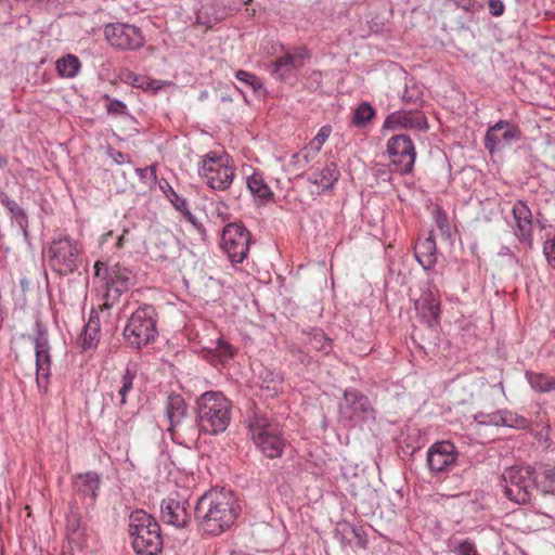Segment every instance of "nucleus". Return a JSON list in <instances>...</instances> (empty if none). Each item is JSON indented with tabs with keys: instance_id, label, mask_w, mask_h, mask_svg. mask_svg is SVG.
Masks as SVG:
<instances>
[{
	"instance_id": "obj_32",
	"label": "nucleus",
	"mask_w": 555,
	"mask_h": 555,
	"mask_svg": "<svg viewBox=\"0 0 555 555\" xmlns=\"http://www.w3.org/2000/svg\"><path fill=\"white\" fill-rule=\"evenodd\" d=\"M0 203L8 208L12 217L16 220L24 234L27 235L28 218L25 210L11 199L5 192H0Z\"/></svg>"
},
{
	"instance_id": "obj_38",
	"label": "nucleus",
	"mask_w": 555,
	"mask_h": 555,
	"mask_svg": "<svg viewBox=\"0 0 555 555\" xmlns=\"http://www.w3.org/2000/svg\"><path fill=\"white\" fill-rule=\"evenodd\" d=\"M375 116V111L367 102L361 103L354 111L352 116V124L357 127H362Z\"/></svg>"
},
{
	"instance_id": "obj_47",
	"label": "nucleus",
	"mask_w": 555,
	"mask_h": 555,
	"mask_svg": "<svg viewBox=\"0 0 555 555\" xmlns=\"http://www.w3.org/2000/svg\"><path fill=\"white\" fill-rule=\"evenodd\" d=\"M460 555H478L475 544L470 541H464L459 545Z\"/></svg>"
},
{
	"instance_id": "obj_36",
	"label": "nucleus",
	"mask_w": 555,
	"mask_h": 555,
	"mask_svg": "<svg viewBox=\"0 0 555 555\" xmlns=\"http://www.w3.org/2000/svg\"><path fill=\"white\" fill-rule=\"evenodd\" d=\"M309 344L318 351H321L324 354H328L333 347L332 340L328 338L322 330L314 328L312 332L308 333Z\"/></svg>"
},
{
	"instance_id": "obj_11",
	"label": "nucleus",
	"mask_w": 555,
	"mask_h": 555,
	"mask_svg": "<svg viewBox=\"0 0 555 555\" xmlns=\"http://www.w3.org/2000/svg\"><path fill=\"white\" fill-rule=\"evenodd\" d=\"M104 280L106 281V292L104 295L103 307L108 309L113 307L120 296L128 292L135 283V274L119 263L105 269Z\"/></svg>"
},
{
	"instance_id": "obj_23",
	"label": "nucleus",
	"mask_w": 555,
	"mask_h": 555,
	"mask_svg": "<svg viewBox=\"0 0 555 555\" xmlns=\"http://www.w3.org/2000/svg\"><path fill=\"white\" fill-rule=\"evenodd\" d=\"M66 538L69 543L81 548L86 543V526L81 520L80 507L76 504H69V513L66 516L65 525Z\"/></svg>"
},
{
	"instance_id": "obj_42",
	"label": "nucleus",
	"mask_w": 555,
	"mask_h": 555,
	"mask_svg": "<svg viewBox=\"0 0 555 555\" xmlns=\"http://www.w3.org/2000/svg\"><path fill=\"white\" fill-rule=\"evenodd\" d=\"M104 99L107 102L106 111L108 114L125 115L127 113V106L124 102L113 99L107 94L104 95Z\"/></svg>"
},
{
	"instance_id": "obj_58",
	"label": "nucleus",
	"mask_w": 555,
	"mask_h": 555,
	"mask_svg": "<svg viewBox=\"0 0 555 555\" xmlns=\"http://www.w3.org/2000/svg\"><path fill=\"white\" fill-rule=\"evenodd\" d=\"M7 164V160L4 158L0 157V166H4Z\"/></svg>"
},
{
	"instance_id": "obj_53",
	"label": "nucleus",
	"mask_w": 555,
	"mask_h": 555,
	"mask_svg": "<svg viewBox=\"0 0 555 555\" xmlns=\"http://www.w3.org/2000/svg\"><path fill=\"white\" fill-rule=\"evenodd\" d=\"M299 360L302 362V363H309L310 362V357L307 354V353H304L301 351H299Z\"/></svg>"
},
{
	"instance_id": "obj_15",
	"label": "nucleus",
	"mask_w": 555,
	"mask_h": 555,
	"mask_svg": "<svg viewBox=\"0 0 555 555\" xmlns=\"http://www.w3.org/2000/svg\"><path fill=\"white\" fill-rule=\"evenodd\" d=\"M100 475L94 472L78 474L73 479V498L69 504L89 509L93 507L100 489Z\"/></svg>"
},
{
	"instance_id": "obj_29",
	"label": "nucleus",
	"mask_w": 555,
	"mask_h": 555,
	"mask_svg": "<svg viewBox=\"0 0 555 555\" xmlns=\"http://www.w3.org/2000/svg\"><path fill=\"white\" fill-rule=\"evenodd\" d=\"M331 133H332V127L330 125L322 126L320 128V130L318 131L317 135L309 142V144L305 149H302L300 152L293 155V159L296 160L300 156H302L305 162L309 163L310 158H309L308 151L312 150L314 152V154H318L321 151L322 145L325 143V141L331 135Z\"/></svg>"
},
{
	"instance_id": "obj_7",
	"label": "nucleus",
	"mask_w": 555,
	"mask_h": 555,
	"mask_svg": "<svg viewBox=\"0 0 555 555\" xmlns=\"http://www.w3.org/2000/svg\"><path fill=\"white\" fill-rule=\"evenodd\" d=\"M51 269L59 275L72 274L78 268L79 248L67 235L54 238L47 251Z\"/></svg>"
},
{
	"instance_id": "obj_28",
	"label": "nucleus",
	"mask_w": 555,
	"mask_h": 555,
	"mask_svg": "<svg viewBox=\"0 0 555 555\" xmlns=\"http://www.w3.org/2000/svg\"><path fill=\"white\" fill-rule=\"evenodd\" d=\"M436 242L431 236L418 242L415 246V258L425 270H429L436 263Z\"/></svg>"
},
{
	"instance_id": "obj_13",
	"label": "nucleus",
	"mask_w": 555,
	"mask_h": 555,
	"mask_svg": "<svg viewBox=\"0 0 555 555\" xmlns=\"http://www.w3.org/2000/svg\"><path fill=\"white\" fill-rule=\"evenodd\" d=\"M340 413L352 425H360L369 421H375V410L370 399L357 389H347L340 403Z\"/></svg>"
},
{
	"instance_id": "obj_49",
	"label": "nucleus",
	"mask_w": 555,
	"mask_h": 555,
	"mask_svg": "<svg viewBox=\"0 0 555 555\" xmlns=\"http://www.w3.org/2000/svg\"><path fill=\"white\" fill-rule=\"evenodd\" d=\"M489 11L493 16H500L504 12V4L501 0H489Z\"/></svg>"
},
{
	"instance_id": "obj_50",
	"label": "nucleus",
	"mask_w": 555,
	"mask_h": 555,
	"mask_svg": "<svg viewBox=\"0 0 555 555\" xmlns=\"http://www.w3.org/2000/svg\"><path fill=\"white\" fill-rule=\"evenodd\" d=\"M94 276L95 278H101L104 280V275H105V269H109V267H107V264L105 262H102L100 260H98L95 263H94Z\"/></svg>"
},
{
	"instance_id": "obj_9",
	"label": "nucleus",
	"mask_w": 555,
	"mask_h": 555,
	"mask_svg": "<svg viewBox=\"0 0 555 555\" xmlns=\"http://www.w3.org/2000/svg\"><path fill=\"white\" fill-rule=\"evenodd\" d=\"M36 356V383L40 392H47L51 375V347L49 344L48 331L36 322V333L31 338Z\"/></svg>"
},
{
	"instance_id": "obj_2",
	"label": "nucleus",
	"mask_w": 555,
	"mask_h": 555,
	"mask_svg": "<svg viewBox=\"0 0 555 555\" xmlns=\"http://www.w3.org/2000/svg\"><path fill=\"white\" fill-rule=\"evenodd\" d=\"M232 403L221 391H206L196 399V425L199 433L219 435L229 427Z\"/></svg>"
},
{
	"instance_id": "obj_54",
	"label": "nucleus",
	"mask_w": 555,
	"mask_h": 555,
	"mask_svg": "<svg viewBox=\"0 0 555 555\" xmlns=\"http://www.w3.org/2000/svg\"><path fill=\"white\" fill-rule=\"evenodd\" d=\"M127 232H128V231H124V233L118 237V240H117V244H116V245H117V247H119V248H120V247H122V245H124V237H125V234H126Z\"/></svg>"
},
{
	"instance_id": "obj_14",
	"label": "nucleus",
	"mask_w": 555,
	"mask_h": 555,
	"mask_svg": "<svg viewBox=\"0 0 555 555\" xmlns=\"http://www.w3.org/2000/svg\"><path fill=\"white\" fill-rule=\"evenodd\" d=\"M104 35L111 47L121 51L137 50L144 44V36L141 29L130 24H107L104 28Z\"/></svg>"
},
{
	"instance_id": "obj_48",
	"label": "nucleus",
	"mask_w": 555,
	"mask_h": 555,
	"mask_svg": "<svg viewBox=\"0 0 555 555\" xmlns=\"http://www.w3.org/2000/svg\"><path fill=\"white\" fill-rule=\"evenodd\" d=\"M402 101L406 104H414L416 106L422 103V99L418 96L417 92L410 93L408 88L404 90Z\"/></svg>"
},
{
	"instance_id": "obj_10",
	"label": "nucleus",
	"mask_w": 555,
	"mask_h": 555,
	"mask_svg": "<svg viewBox=\"0 0 555 555\" xmlns=\"http://www.w3.org/2000/svg\"><path fill=\"white\" fill-rule=\"evenodd\" d=\"M250 232L240 223H229L221 236V246L232 263H242L249 251Z\"/></svg>"
},
{
	"instance_id": "obj_35",
	"label": "nucleus",
	"mask_w": 555,
	"mask_h": 555,
	"mask_svg": "<svg viewBox=\"0 0 555 555\" xmlns=\"http://www.w3.org/2000/svg\"><path fill=\"white\" fill-rule=\"evenodd\" d=\"M530 386L539 392L555 390V377L543 373H527Z\"/></svg>"
},
{
	"instance_id": "obj_21",
	"label": "nucleus",
	"mask_w": 555,
	"mask_h": 555,
	"mask_svg": "<svg viewBox=\"0 0 555 555\" xmlns=\"http://www.w3.org/2000/svg\"><path fill=\"white\" fill-rule=\"evenodd\" d=\"M514 225L513 231L517 240L528 247H532V212L524 201H516L513 205Z\"/></svg>"
},
{
	"instance_id": "obj_52",
	"label": "nucleus",
	"mask_w": 555,
	"mask_h": 555,
	"mask_svg": "<svg viewBox=\"0 0 555 555\" xmlns=\"http://www.w3.org/2000/svg\"><path fill=\"white\" fill-rule=\"evenodd\" d=\"M542 515L547 519L546 525H555V511L542 513Z\"/></svg>"
},
{
	"instance_id": "obj_24",
	"label": "nucleus",
	"mask_w": 555,
	"mask_h": 555,
	"mask_svg": "<svg viewBox=\"0 0 555 555\" xmlns=\"http://www.w3.org/2000/svg\"><path fill=\"white\" fill-rule=\"evenodd\" d=\"M339 176L340 172L337 164L335 162H327L323 168L311 172L308 180L315 184L321 192H324L334 186Z\"/></svg>"
},
{
	"instance_id": "obj_6",
	"label": "nucleus",
	"mask_w": 555,
	"mask_h": 555,
	"mask_svg": "<svg viewBox=\"0 0 555 555\" xmlns=\"http://www.w3.org/2000/svg\"><path fill=\"white\" fill-rule=\"evenodd\" d=\"M504 495L516 504H528L535 488V469L531 466H511L501 475Z\"/></svg>"
},
{
	"instance_id": "obj_17",
	"label": "nucleus",
	"mask_w": 555,
	"mask_h": 555,
	"mask_svg": "<svg viewBox=\"0 0 555 555\" xmlns=\"http://www.w3.org/2000/svg\"><path fill=\"white\" fill-rule=\"evenodd\" d=\"M188 501L179 493L169 494L162 501V519L168 525L184 528L189 524Z\"/></svg>"
},
{
	"instance_id": "obj_45",
	"label": "nucleus",
	"mask_w": 555,
	"mask_h": 555,
	"mask_svg": "<svg viewBox=\"0 0 555 555\" xmlns=\"http://www.w3.org/2000/svg\"><path fill=\"white\" fill-rule=\"evenodd\" d=\"M282 385V377L280 375H274L269 382L266 379L263 380V384L261 385L262 389H267L273 395L278 393L280 387Z\"/></svg>"
},
{
	"instance_id": "obj_26",
	"label": "nucleus",
	"mask_w": 555,
	"mask_h": 555,
	"mask_svg": "<svg viewBox=\"0 0 555 555\" xmlns=\"http://www.w3.org/2000/svg\"><path fill=\"white\" fill-rule=\"evenodd\" d=\"M159 189L163 191L167 199L172 204L176 210L180 211L182 216L191 223L196 225V218L189 209L188 201L172 189L169 182L163 179L159 182Z\"/></svg>"
},
{
	"instance_id": "obj_37",
	"label": "nucleus",
	"mask_w": 555,
	"mask_h": 555,
	"mask_svg": "<svg viewBox=\"0 0 555 555\" xmlns=\"http://www.w3.org/2000/svg\"><path fill=\"white\" fill-rule=\"evenodd\" d=\"M502 420L501 426L516 428V429H526L529 427L530 422L517 413H514L509 410H501Z\"/></svg>"
},
{
	"instance_id": "obj_3",
	"label": "nucleus",
	"mask_w": 555,
	"mask_h": 555,
	"mask_svg": "<svg viewBox=\"0 0 555 555\" xmlns=\"http://www.w3.org/2000/svg\"><path fill=\"white\" fill-rule=\"evenodd\" d=\"M248 431L262 455L271 460L282 456L287 441L278 421L263 413L254 412L248 420Z\"/></svg>"
},
{
	"instance_id": "obj_1",
	"label": "nucleus",
	"mask_w": 555,
	"mask_h": 555,
	"mask_svg": "<svg viewBox=\"0 0 555 555\" xmlns=\"http://www.w3.org/2000/svg\"><path fill=\"white\" fill-rule=\"evenodd\" d=\"M238 516V504L234 493L225 489H211L202 495L195 507L199 528L212 535L229 529Z\"/></svg>"
},
{
	"instance_id": "obj_22",
	"label": "nucleus",
	"mask_w": 555,
	"mask_h": 555,
	"mask_svg": "<svg viewBox=\"0 0 555 555\" xmlns=\"http://www.w3.org/2000/svg\"><path fill=\"white\" fill-rule=\"evenodd\" d=\"M309 59V50L306 47H297L273 62L272 74H279L281 78H284L292 70L304 66Z\"/></svg>"
},
{
	"instance_id": "obj_12",
	"label": "nucleus",
	"mask_w": 555,
	"mask_h": 555,
	"mask_svg": "<svg viewBox=\"0 0 555 555\" xmlns=\"http://www.w3.org/2000/svg\"><path fill=\"white\" fill-rule=\"evenodd\" d=\"M387 153L396 172L411 173L416 158L413 141L406 134L391 137L387 142Z\"/></svg>"
},
{
	"instance_id": "obj_20",
	"label": "nucleus",
	"mask_w": 555,
	"mask_h": 555,
	"mask_svg": "<svg viewBox=\"0 0 555 555\" xmlns=\"http://www.w3.org/2000/svg\"><path fill=\"white\" fill-rule=\"evenodd\" d=\"M521 138V131L518 127L511 125L506 120H500L490 127L485 137V146L490 153L494 150L509 145L513 141Z\"/></svg>"
},
{
	"instance_id": "obj_31",
	"label": "nucleus",
	"mask_w": 555,
	"mask_h": 555,
	"mask_svg": "<svg viewBox=\"0 0 555 555\" xmlns=\"http://www.w3.org/2000/svg\"><path fill=\"white\" fill-rule=\"evenodd\" d=\"M137 377V370L134 366L127 365L125 372L118 380L117 396L118 405L122 406L127 403V396L133 389V382Z\"/></svg>"
},
{
	"instance_id": "obj_55",
	"label": "nucleus",
	"mask_w": 555,
	"mask_h": 555,
	"mask_svg": "<svg viewBox=\"0 0 555 555\" xmlns=\"http://www.w3.org/2000/svg\"><path fill=\"white\" fill-rule=\"evenodd\" d=\"M126 425H127V423H126L125 421H120V422H117V423H116V427H117L118 429H122V426H126Z\"/></svg>"
},
{
	"instance_id": "obj_19",
	"label": "nucleus",
	"mask_w": 555,
	"mask_h": 555,
	"mask_svg": "<svg viewBox=\"0 0 555 555\" xmlns=\"http://www.w3.org/2000/svg\"><path fill=\"white\" fill-rule=\"evenodd\" d=\"M415 310L418 317L429 326L436 327L440 320V298L436 287L431 284L415 300Z\"/></svg>"
},
{
	"instance_id": "obj_30",
	"label": "nucleus",
	"mask_w": 555,
	"mask_h": 555,
	"mask_svg": "<svg viewBox=\"0 0 555 555\" xmlns=\"http://www.w3.org/2000/svg\"><path fill=\"white\" fill-rule=\"evenodd\" d=\"M247 188L254 196L262 201H270L273 197V192L263 179L262 173L255 171L247 178Z\"/></svg>"
},
{
	"instance_id": "obj_43",
	"label": "nucleus",
	"mask_w": 555,
	"mask_h": 555,
	"mask_svg": "<svg viewBox=\"0 0 555 555\" xmlns=\"http://www.w3.org/2000/svg\"><path fill=\"white\" fill-rule=\"evenodd\" d=\"M135 173L140 180L145 183L157 181L156 165H151L146 168H137Z\"/></svg>"
},
{
	"instance_id": "obj_25",
	"label": "nucleus",
	"mask_w": 555,
	"mask_h": 555,
	"mask_svg": "<svg viewBox=\"0 0 555 555\" xmlns=\"http://www.w3.org/2000/svg\"><path fill=\"white\" fill-rule=\"evenodd\" d=\"M188 413L186 403L181 395H171L166 402V415L169 421V430L172 435L176 429L182 426V422Z\"/></svg>"
},
{
	"instance_id": "obj_39",
	"label": "nucleus",
	"mask_w": 555,
	"mask_h": 555,
	"mask_svg": "<svg viewBox=\"0 0 555 555\" xmlns=\"http://www.w3.org/2000/svg\"><path fill=\"white\" fill-rule=\"evenodd\" d=\"M235 78L245 86L251 88L255 92L262 88L261 80L250 72L238 69L235 73Z\"/></svg>"
},
{
	"instance_id": "obj_16",
	"label": "nucleus",
	"mask_w": 555,
	"mask_h": 555,
	"mask_svg": "<svg viewBox=\"0 0 555 555\" xmlns=\"http://www.w3.org/2000/svg\"><path fill=\"white\" fill-rule=\"evenodd\" d=\"M459 451L449 440L437 441L427 450V466L434 474L450 472L456 464Z\"/></svg>"
},
{
	"instance_id": "obj_46",
	"label": "nucleus",
	"mask_w": 555,
	"mask_h": 555,
	"mask_svg": "<svg viewBox=\"0 0 555 555\" xmlns=\"http://www.w3.org/2000/svg\"><path fill=\"white\" fill-rule=\"evenodd\" d=\"M107 154L113 159L114 163L118 165H122L125 163H130V156L127 154H124L120 151H117L115 149L109 147L107 151Z\"/></svg>"
},
{
	"instance_id": "obj_40",
	"label": "nucleus",
	"mask_w": 555,
	"mask_h": 555,
	"mask_svg": "<svg viewBox=\"0 0 555 555\" xmlns=\"http://www.w3.org/2000/svg\"><path fill=\"white\" fill-rule=\"evenodd\" d=\"M475 420L482 425H493L501 426L502 414L501 410L492 412V413H478L475 416Z\"/></svg>"
},
{
	"instance_id": "obj_41",
	"label": "nucleus",
	"mask_w": 555,
	"mask_h": 555,
	"mask_svg": "<svg viewBox=\"0 0 555 555\" xmlns=\"http://www.w3.org/2000/svg\"><path fill=\"white\" fill-rule=\"evenodd\" d=\"M542 488L544 493L555 494V468L548 467L542 472Z\"/></svg>"
},
{
	"instance_id": "obj_56",
	"label": "nucleus",
	"mask_w": 555,
	"mask_h": 555,
	"mask_svg": "<svg viewBox=\"0 0 555 555\" xmlns=\"http://www.w3.org/2000/svg\"><path fill=\"white\" fill-rule=\"evenodd\" d=\"M438 224L440 229H443L444 224L447 225V221L444 220H438Z\"/></svg>"
},
{
	"instance_id": "obj_34",
	"label": "nucleus",
	"mask_w": 555,
	"mask_h": 555,
	"mask_svg": "<svg viewBox=\"0 0 555 555\" xmlns=\"http://www.w3.org/2000/svg\"><path fill=\"white\" fill-rule=\"evenodd\" d=\"M206 350L211 354V358L219 363H224L235 354V349L222 338H218L215 346L207 347Z\"/></svg>"
},
{
	"instance_id": "obj_51",
	"label": "nucleus",
	"mask_w": 555,
	"mask_h": 555,
	"mask_svg": "<svg viewBox=\"0 0 555 555\" xmlns=\"http://www.w3.org/2000/svg\"><path fill=\"white\" fill-rule=\"evenodd\" d=\"M132 85L137 88L149 89L151 87V83L146 82L144 77L132 75Z\"/></svg>"
},
{
	"instance_id": "obj_33",
	"label": "nucleus",
	"mask_w": 555,
	"mask_h": 555,
	"mask_svg": "<svg viewBox=\"0 0 555 555\" xmlns=\"http://www.w3.org/2000/svg\"><path fill=\"white\" fill-rule=\"evenodd\" d=\"M80 61L74 54H67L60 60L56 61V69L57 73L62 77L73 78L75 77L80 69Z\"/></svg>"
},
{
	"instance_id": "obj_44",
	"label": "nucleus",
	"mask_w": 555,
	"mask_h": 555,
	"mask_svg": "<svg viewBox=\"0 0 555 555\" xmlns=\"http://www.w3.org/2000/svg\"><path fill=\"white\" fill-rule=\"evenodd\" d=\"M543 254L546 257L547 263L555 269V236L544 242Z\"/></svg>"
},
{
	"instance_id": "obj_18",
	"label": "nucleus",
	"mask_w": 555,
	"mask_h": 555,
	"mask_svg": "<svg viewBox=\"0 0 555 555\" xmlns=\"http://www.w3.org/2000/svg\"><path fill=\"white\" fill-rule=\"evenodd\" d=\"M385 129H411V130H426L428 128L427 118L420 109H400L389 114L385 121Z\"/></svg>"
},
{
	"instance_id": "obj_59",
	"label": "nucleus",
	"mask_w": 555,
	"mask_h": 555,
	"mask_svg": "<svg viewBox=\"0 0 555 555\" xmlns=\"http://www.w3.org/2000/svg\"><path fill=\"white\" fill-rule=\"evenodd\" d=\"M251 2H253V0H245V1H244V3H245V4H249V3H251Z\"/></svg>"
},
{
	"instance_id": "obj_57",
	"label": "nucleus",
	"mask_w": 555,
	"mask_h": 555,
	"mask_svg": "<svg viewBox=\"0 0 555 555\" xmlns=\"http://www.w3.org/2000/svg\"><path fill=\"white\" fill-rule=\"evenodd\" d=\"M246 12L250 15V16H254L256 14V10L255 9H246Z\"/></svg>"
},
{
	"instance_id": "obj_5",
	"label": "nucleus",
	"mask_w": 555,
	"mask_h": 555,
	"mask_svg": "<svg viewBox=\"0 0 555 555\" xmlns=\"http://www.w3.org/2000/svg\"><path fill=\"white\" fill-rule=\"evenodd\" d=\"M126 343L137 349H141L154 341L157 332V312L152 305H142L130 315L125 328Z\"/></svg>"
},
{
	"instance_id": "obj_4",
	"label": "nucleus",
	"mask_w": 555,
	"mask_h": 555,
	"mask_svg": "<svg viewBox=\"0 0 555 555\" xmlns=\"http://www.w3.org/2000/svg\"><path fill=\"white\" fill-rule=\"evenodd\" d=\"M129 534L138 555H157L163 548L160 526L143 509L133 511L129 516Z\"/></svg>"
},
{
	"instance_id": "obj_8",
	"label": "nucleus",
	"mask_w": 555,
	"mask_h": 555,
	"mask_svg": "<svg viewBox=\"0 0 555 555\" xmlns=\"http://www.w3.org/2000/svg\"><path fill=\"white\" fill-rule=\"evenodd\" d=\"M198 173L209 188L222 191L232 184L235 169L229 165L228 157L210 152L203 157Z\"/></svg>"
},
{
	"instance_id": "obj_27",
	"label": "nucleus",
	"mask_w": 555,
	"mask_h": 555,
	"mask_svg": "<svg viewBox=\"0 0 555 555\" xmlns=\"http://www.w3.org/2000/svg\"><path fill=\"white\" fill-rule=\"evenodd\" d=\"M101 322L98 312L92 309L89 320L83 327L80 336V343L83 349L96 347L100 339Z\"/></svg>"
}]
</instances>
